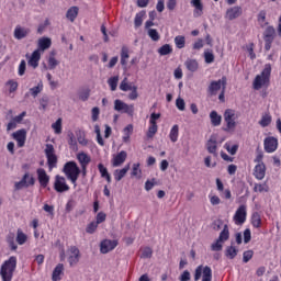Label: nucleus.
Listing matches in <instances>:
<instances>
[{
    "label": "nucleus",
    "instance_id": "nucleus-1",
    "mask_svg": "<svg viewBox=\"0 0 281 281\" xmlns=\"http://www.w3.org/2000/svg\"><path fill=\"white\" fill-rule=\"evenodd\" d=\"M14 271H16V257L12 256L1 265L0 276L2 281H12Z\"/></svg>",
    "mask_w": 281,
    "mask_h": 281
},
{
    "label": "nucleus",
    "instance_id": "nucleus-2",
    "mask_svg": "<svg viewBox=\"0 0 281 281\" xmlns=\"http://www.w3.org/2000/svg\"><path fill=\"white\" fill-rule=\"evenodd\" d=\"M63 172L67 177L68 181H70L76 188L78 186V177H80V167L76 161H68L65 164Z\"/></svg>",
    "mask_w": 281,
    "mask_h": 281
},
{
    "label": "nucleus",
    "instance_id": "nucleus-3",
    "mask_svg": "<svg viewBox=\"0 0 281 281\" xmlns=\"http://www.w3.org/2000/svg\"><path fill=\"white\" fill-rule=\"evenodd\" d=\"M269 78H271V64H267L260 75H257L252 87L256 91H260L262 87L269 85Z\"/></svg>",
    "mask_w": 281,
    "mask_h": 281
},
{
    "label": "nucleus",
    "instance_id": "nucleus-4",
    "mask_svg": "<svg viewBox=\"0 0 281 281\" xmlns=\"http://www.w3.org/2000/svg\"><path fill=\"white\" fill-rule=\"evenodd\" d=\"M240 117V113L233 109H227L224 112V121L226 122L225 131H234L236 128V120Z\"/></svg>",
    "mask_w": 281,
    "mask_h": 281
},
{
    "label": "nucleus",
    "instance_id": "nucleus-5",
    "mask_svg": "<svg viewBox=\"0 0 281 281\" xmlns=\"http://www.w3.org/2000/svg\"><path fill=\"white\" fill-rule=\"evenodd\" d=\"M44 153L46 155L49 170H54V168H56V164H58V156H56V149L54 148V145L46 144Z\"/></svg>",
    "mask_w": 281,
    "mask_h": 281
},
{
    "label": "nucleus",
    "instance_id": "nucleus-6",
    "mask_svg": "<svg viewBox=\"0 0 281 281\" xmlns=\"http://www.w3.org/2000/svg\"><path fill=\"white\" fill-rule=\"evenodd\" d=\"M114 111H117L119 113H126L131 117H133L135 113V105L127 104L124 101L116 99L114 101Z\"/></svg>",
    "mask_w": 281,
    "mask_h": 281
},
{
    "label": "nucleus",
    "instance_id": "nucleus-7",
    "mask_svg": "<svg viewBox=\"0 0 281 281\" xmlns=\"http://www.w3.org/2000/svg\"><path fill=\"white\" fill-rule=\"evenodd\" d=\"M201 276H202V281H212V268H210L209 266H199L195 269V274H194V280L199 281L201 280Z\"/></svg>",
    "mask_w": 281,
    "mask_h": 281
},
{
    "label": "nucleus",
    "instance_id": "nucleus-8",
    "mask_svg": "<svg viewBox=\"0 0 281 281\" xmlns=\"http://www.w3.org/2000/svg\"><path fill=\"white\" fill-rule=\"evenodd\" d=\"M235 225H245L247 221V205L241 204L235 212L233 216Z\"/></svg>",
    "mask_w": 281,
    "mask_h": 281
},
{
    "label": "nucleus",
    "instance_id": "nucleus-9",
    "mask_svg": "<svg viewBox=\"0 0 281 281\" xmlns=\"http://www.w3.org/2000/svg\"><path fill=\"white\" fill-rule=\"evenodd\" d=\"M34 183H36L34 176L30 175V172H25L21 181L14 183V188L15 190H23V188H30V186H34Z\"/></svg>",
    "mask_w": 281,
    "mask_h": 281
},
{
    "label": "nucleus",
    "instance_id": "nucleus-10",
    "mask_svg": "<svg viewBox=\"0 0 281 281\" xmlns=\"http://www.w3.org/2000/svg\"><path fill=\"white\" fill-rule=\"evenodd\" d=\"M226 85H227V78L223 77L217 81H212L207 88V91L210 95H216V93H218L221 89L222 90L225 89Z\"/></svg>",
    "mask_w": 281,
    "mask_h": 281
},
{
    "label": "nucleus",
    "instance_id": "nucleus-11",
    "mask_svg": "<svg viewBox=\"0 0 281 281\" xmlns=\"http://www.w3.org/2000/svg\"><path fill=\"white\" fill-rule=\"evenodd\" d=\"M54 189L56 192H69V184H67V180L63 176H56L54 182Z\"/></svg>",
    "mask_w": 281,
    "mask_h": 281
},
{
    "label": "nucleus",
    "instance_id": "nucleus-12",
    "mask_svg": "<svg viewBox=\"0 0 281 281\" xmlns=\"http://www.w3.org/2000/svg\"><path fill=\"white\" fill-rule=\"evenodd\" d=\"M263 149L266 153H276V150H278V138L273 136L266 137L263 140Z\"/></svg>",
    "mask_w": 281,
    "mask_h": 281
},
{
    "label": "nucleus",
    "instance_id": "nucleus-13",
    "mask_svg": "<svg viewBox=\"0 0 281 281\" xmlns=\"http://www.w3.org/2000/svg\"><path fill=\"white\" fill-rule=\"evenodd\" d=\"M67 254L70 267H74L75 265H78V262H80V250L76 248V246L70 247Z\"/></svg>",
    "mask_w": 281,
    "mask_h": 281
},
{
    "label": "nucleus",
    "instance_id": "nucleus-14",
    "mask_svg": "<svg viewBox=\"0 0 281 281\" xmlns=\"http://www.w3.org/2000/svg\"><path fill=\"white\" fill-rule=\"evenodd\" d=\"M26 58L29 67L36 69L41 63V49H35L31 55L26 54Z\"/></svg>",
    "mask_w": 281,
    "mask_h": 281
},
{
    "label": "nucleus",
    "instance_id": "nucleus-15",
    "mask_svg": "<svg viewBox=\"0 0 281 281\" xmlns=\"http://www.w3.org/2000/svg\"><path fill=\"white\" fill-rule=\"evenodd\" d=\"M117 247V240L105 239L101 241L100 251L101 254H109V251H113Z\"/></svg>",
    "mask_w": 281,
    "mask_h": 281
},
{
    "label": "nucleus",
    "instance_id": "nucleus-16",
    "mask_svg": "<svg viewBox=\"0 0 281 281\" xmlns=\"http://www.w3.org/2000/svg\"><path fill=\"white\" fill-rule=\"evenodd\" d=\"M243 15V8L239 5L232 7L226 10V19L228 21H234L235 19H238V16Z\"/></svg>",
    "mask_w": 281,
    "mask_h": 281
},
{
    "label": "nucleus",
    "instance_id": "nucleus-17",
    "mask_svg": "<svg viewBox=\"0 0 281 281\" xmlns=\"http://www.w3.org/2000/svg\"><path fill=\"white\" fill-rule=\"evenodd\" d=\"M77 159L81 166L82 172H87V166L91 164V156H89L87 153H79L77 154Z\"/></svg>",
    "mask_w": 281,
    "mask_h": 281
},
{
    "label": "nucleus",
    "instance_id": "nucleus-18",
    "mask_svg": "<svg viewBox=\"0 0 281 281\" xmlns=\"http://www.w3.org/2000/svg\"><path fill=\"white\" fill-rule=\"evenodd\" d=\"M266 175H267V165L259 164V165L255 166V168H254L255 179H257L258 181H262V179H265Z\"/></svg>",
    "mask_w": 281,
    "mask_h": 281
},
{
    "label": "nucleus",
    "instance_id": "nucleus-19",
    "mask_svg": "<svg viewBox=\"0 0 281 281\" xmlns=\"http://www.w3.org/2000/svg\"><path fill=\"white\" fill-rule=\"evenodd\" d=\"M30 35V29L23 27L21 25H16L13 32L14 38L16 41H23V38H26Z\"/></svg>",
    "mask_w": 281,
    "mask_h": 281
},
{
    "label": "nucleus",
    "instance_id": "nucleus-20",
    "mask_svg": "<svg viewBox=\"0 0 281 281\" xmlns=\"http://www.w3.org/2000/svg\"><path fill=\"white\" fill-rule=\"evenodd\" d=\"M126 157H128V154L125 150L120 151L112 158V166L113 168H120L124 161H126Z\"/></svg>",
    "mask_w": 281,
    "mask_h": 281
},
{
    "label": "nucleus",
    "instance_id": "nucleus-21",
    "mask_svg": "<svg viewBox=\"0 0 281 281\" xmlns=\"http://www.w3.org/2000/svg\"><path fill=\"white\" fill-rule=\"evenodd\" d=\"M27 137V132L25 130H19L13 133V139L18 143L19 148L25 146V139Z\"/></svg>",
    "mask_w": 281,
    "mask_h": 281
},
{
    "label": "nucleus",
    "instance_id": "nucleus-22",
    "mask_svg": "<svg viewBox=\"0 0 281 281\" xmlns=\"http://www.w3.org/2000/svg\"><path fill=\"white\" fill-rule=\"evenodd\" d=\"M218 143L216 142V137L211 136L210 139L206 142V150L214 157H218V153L216 151L218 148Z\"/></svg>",
    "mask_w": 281,
    "mask_h": 281
},
{
    "label": "nucleus",
    "instance_id": "nucleus-23",
    "mask_svg": "<svg viewBox=\"0 0 281 281\" xmlns=\"http://www.w3.org/2000/svg\"><path fill=\"white\" fill-rule=\"evenodd\" d=\"M36 172L42 188H47V186H49V176L47 175V171H45L43 168H38Z\"/></svg>",
    "mask_w": 281,
    "mask_h": 281
},
{
    "label": "nucleus",
    "instance_id": "nucleus-24",
    "mask_svg": "<svg viewBox=\"0 0 281 281\" xmlns=\"http://www.w3.org/2000/svg\"><path fill=\"white\" fill-rule=\"evenodd\" d=\"M63 276H65V266L63 263H58L53 270L52 280L60 281L63 280Z\"/></svg>",
    "mask_w": 281,
    "mask_h": 281
},
{
    "label": "nucleus",
    "instance_id": "nucleus-25",
    "mask_svg": "<svg viewBox=\"0 0 281 281\" xmlns=\"http://www.w3.org/2000/svg\"><path fill=\"white\" fill-rule=\"evenodd\" d=\"M37 49H40V54L41 52H45L47 49H49V47H52V38L49 37H41L37 41Z\"/></svg>",
    "mask_w": 281,
    "mask_h": 281
},
{
    "label": "nucleus",
    "instance_id": "nucleus-26",
    "mask_svg": "<svg viewBox=\"0 0 281 281\" xmlns=\"http://www.w3.org/2000/svg\"><path fill=\"white\" fill-rule=\"evenodd\" d=\"M131 170V166L126 165L123 169H116L114 170V179L115 181H122L125 177L126 173Z\"/></svg>",
    "mask_w": 281,
    "mask_h": 281
},
{
    "label": "nucleus",
    "instance_id": "nucleus-27",
    "mask_svg": "<svg viewBox=\"0 0 281 281\" xmlns=\"http://www.w3.org/2000/svg\"><path fill=\"white\" fill-rule=\"evenodd\" d=\"M191 4L195 8L193 15L195 18L203 16V3H201V0H191Z\"/></svg>",
    "mask_w": 281,
    "mask_h": 281
},
{
    "label": "nucleus",
    "instance_id": "nucleus-28",
    "mask_svg": "<svg viewBox=\"0 0 281 281\" xmlns=\"http://www.w3.org/2000/svg\"><path fill=\"white\" fill-rule=\"evenodd\" d=\"M184 67H187L188 71H191V74H194V71L199 70V61L196 59H187L184 61Z\"/></svg>",
    "mask_w": 281,
    "mask_h": 281
},
{
    "label": "nucleus",
    "instance_id": "nucleus-29",
    "mask_svg": "<svg viewBox=\"0 0 281 281\" xmlns=\"http://www.w3.org/2000/svg\"><path fill=\"white\" fill-rule=\"evenodd\" d=\"M133 135V124H128L125 128H123V142L124 144H128L131 142V136Z\"/></svg>",
    "mask_w": 281,
    "mask_h": 281
},
{
    "label": "nucleus",
    "instance_id": "nucleus-30",
    "mask_svg": "<svg viewBox=\"0 0 281 281\" xmlns=\"http://www.w3.org/2000/svg\"><path fill=\"white\" fill-rule=\"evenodd\" d=\"M210 120L213 126H221V122H223V116L218 115L217 111H212L210 113Z\"/></svg>",
    "mask_w": 281,
    "mask_h": 281
},
{
    "label": "nucleus",
    "instance_id": "nucleus-31",
    "mask_svg": "<svg viewBox=\"0 0 281 281\" xmlns=\"http://www.w3.org/2000/svg\"><path fill=\"white\" fill-rule=\"evenodd\" d=\"M169 139L172 144L179 140V125H173L169 132Z\"/></svg>",
    "mask_w": 281,
    "mask_h": 281
},
{
    "label": "nucleus",
    "instance_id": "nucleus-32",
    "mask_svg": "<svg viewBox=\"0 0 281 281\" xmlns=\"http://www.w3.org/2000/svg\"><path fill=\"white\" fill-rule=\"evenodd\" d=\"M251 225H252V227H256L257 229L261 227L262 217L260 216V213H258V212L252 213Z\"/></svg>",
    "mask_w": 281,
    "mask_h": 281
},
{
    "label": "nucleus",
    "instance_id": "nucleus-33",
    "mask_svg": "<svg viewBox=\"0 0 281 281\" xmlns=\"http://www.w3.org/2000/svg\"><path fill=\"white\" fill-rule=\"evenodd\" d=\"M77 16H78V7H71L70 9H68L66 13V18L68 19V21H71V23H74Z\"/></svg>",
    "mask_w": 281,
    "mask_h": 281
},
{
    "label": "nucleus",
    "instance_id": "nucleus-34",
    "mask_svg": "<svg viewBox=\"0 0 281 281\" xmlns=\"http://www.w3.org/2000/svg\"><path fill=\"white\" fill-rule=\"evenodd\" d=\"M76 136H77V142H78V144H80V146L89 145V140L87 139L85 132L78 131V132H76Z\"/></svg>",
    "mask_w": 281,
    "mask_h": 281
},
{
    "label": "nucleus",
    "instance_id": "nucleus-35",
    "mask_svg": "<svg viewBox=\"0 0 281 281\" xmlns=\"http://www.w3.org/2000/svg\"><path fill=\"white\" fill-rule=\"evenodd\" d=\"M43 81H40L38 83H37V86H35V87H33V88H31L29 91H30V93H31V95L33 97V98H37L38 97V93H42L43 92Z\"/></svg>",
    "mask_w": 281,
    "mask_h": 281
},
{
    "label": "nucleus",
    "instance_id": "nucleus-36",
    "mask_svg": "<svg viewBox=\"0 0 281 281\" xmlns=\"http://www.w3.org/2000/svg\"><path fill=\"white\" fill-rule=\"evenodd\" d=\"M15 240L18 245H25L27 243V235L23 231L18 229Z\"/></svg>",
    "mask_w": 281,
    "mask_h": 281
},
{
    "label": "nucleus",
    "instance_id": "nucleus-37",
    "mask_svg": "<svg viewBox=\"0 0 281 281\" xmlns=\"http://www.w3.org/2000/svg\"><path fill=\"white\" fill-rule=\"evenodd\" d=\"M254 192H269V184L267 182L263 183H255L252 188Z\"/></svg>",
    "mask_w": 281,
    "mask_h": 281
},
{
    "label": "nucleus",
    "instance_id": "nucleus-38",
    "mask_svg": "<svg viewBox=\"0 0 281 281\" xmlns=\"http://www.w3.org/2000/svg\"><path fill=\"white\" fill-rule=\"evenodd\" d=\"M217 239L222 243H225L226 240H229V227L227 225H224V228L220 233V236H218Z\"/></svg>",
    "mask_w": 281,
    "mask_h": 281
},
{
    "label": "nucleus",
    "instance_id": "nucleus-39",
    "mask_svg": "<svg viewBox=\"0 0 281 281\" xmlns=\"http://www.w3.org/2000/svg\"><path fill=\"white\" fill-rule=\"evenodd\" d=\"M128 58H130L128 48L123 47L121 49V65L123 67H126V65L128 64Z\"/></svg>",
    "mask_w": 281,
    "mask_h": 281
},
{
    "label": "nucleus",
    "instance_id": "nucleus-40",
    "mask_svg": "<svg viewBox=\"0 0 281 281\" xmlns=\"http://www.w3.org/2000/svg\"><path fill=\"white\" fill-rule=\"evenodd\" d=\"M144 16H146V12H144V11L136 13L135 19H134L135 27H142V23H144Z\"/></svg>",
    "mask_w": 281,
    "mask_h": 281
},
{
    "label": "nucleus",
    "instance_id": "nucleus-41",
    "mask_svg": "<svg viewBox=\"0 0 281 281\" xmlns=\"http://www.w3.org/2000/svg\"><path fill=\"white\" fill-rule=\"evenodd\" d=\"M133 83H130L128 82V78L127 77H125L122 81H121V83H120V90L121 91H132L133 90Z\"/></svg>",
    "mask_w": 281,
    "mask_h": 281
},
{
    "label": "nucleus",
    "instance_id": "nucleus-42",
    "mask_svg": "<svg viewBox=\"0 0 281 281\" xmlns=\"http://www.w3.org/2000/svg\"><path fill=\"white\" fill-rule=\"evenodd\" d=\"M117 82H120V76H114L108 79V85L111 89V91L117 90Z\"/></svg>",
    "mask_w": 281,
    "mask_h": 281
},
{
    "label": "nucleus",
    "instance_id": "nucleus-43",
    "mask_svg": "<svg viewBox=\"0 0 281 281\" xmlns=\"http://www.w3.org/2000/svg\"><path fill=\"white\" fill-rule=\"evenodd\" d=\"M175 45L178 49H183L186 47V36L183 35H178L175 37Z\"/></svg>",
    "mask_w": 281,
    "mask_h": 281
},
{
    "label": "nucleus",
    "instance_id": "nucleus-44",
    "mask_svg": "<svg viewBox=\"0 0 281 281\" xmlns=\"http://www.w3.org/2000/svg\"><path fill=\"white\" fill-rule=\"evenodd\" d=\"M172 52V46L170 44H165L160 48H158V54L160 56H168Z\"/></svg>",
    "mask_w": 281,
    "mask_h": 281
},
{
    "label": "nucleus",
    "instance_id": "nucleus-45",
    "mask_svg": "<svg viewBox=\"0 0 281 281\" xmlns=\"http://www.w3.org/2000/svg\"><path fill=\"white\" fill-rule=\"evenodd\" d=\"M52 128L55 131L56 135H60V133H63V119H58L53 123Z\"/></svg>",
    "mask_w": 281,
    "mask_h": 281
},
{
    "label": "nucleus",
    "instance_id": "nucleus-46",
    "mask_svg": "<svg viewBox=\"0 0 281 281\" xmlns=\"http://www.w3.org/2000/svg\"><path fill=\"white\" fill-rule=\"evenodd\" d=\"M235 256H238V249H236L234 246L227 247L226 257L229 258V260H234Z\"/></svg>",
    "mask_w": 281,
    "mask_h": 281
},
{
    "label": "nucleus",
    "instance_id": "nucleus-47",
    "mask_svg": "<svg viewBox=\"0 0 281 281\" xmlns=\"http://www.w3.org/2000/svg\"><path fill=\"white\" fill-rule=\"evenodd\" d=\"M132 177H137V179H142V169L139 168V162L133 165Z\"/></svg>",
    "mask_w": 281,
    "mask_h": 281
},
{
    "label": "nucleus",
    "instance_id": "nucleus-48",
    "mask_svg": "<svg viewBox=\"0 0 281 281\" xmlns=\"http://www.w3.org/2000/svg\"><path fill=\"white\" fill-rule=\"evenodd\" d=\"M94 133L97 135V142L99 146H104V139L102 138V134L100 132V125H94Z\"/></svg>",
    "mask_w": 281,
    "mask_h": 281
},
{
    "label": "nucleus",
    "instance_id": "nucleus-49",
    "mask_svg": "<svg viewBox=\"0 0 281 281\" xmlns=\"http://www.w3.org/2000/svg\"><path fill=\"white\" fill-rule=\"evenodd\" d=\"M260 126H262V128H267V126H269V124H271V115L269 114H265L261 120L259 121Z\"/></svg>",
    "mask_w": 281,
    "mask_h": 281
},
{
    "label": "nucleus",
    "instance_id": "nucleus-50",
    "mask_svg": "<svg viewBox=\"0 0 281 281\" xmlns=\"http://www.w3.org/2000/svg\"><path fill=\"white\" fill-rule=\"evenodd\" d=\"M78 95L79 100H81L82 102H87V100H89V97L91 95V91L89 89H85L79 91Z\"/></svg>",
    "mask_w": 281,
    "mask_h": 281
},
{
    "label": "nucleus",
    "instance_id": "nucleus-51",
    "mask_svg": "<svg viewBox=\"0 0 281 281\" xmlns=\"http://www.w3.org/2000/svg\"><path fill=\"white\" fill-rule=\"evenodd\" d=\"M157 131H158L157 124L150 123V126L148 127V132H147V137L149 139L155 137V135L157 134Z\"/></svg>",
    "mask_w": 281,
    "mask_h": 281
},
{
    "label": "nucleus",
    "instance_id": "nucleus-52",
    "mask_svg": "<svg viewBox=\"0 0 281 281\" xmlns=\"http://www.w3.org/2000/svg\"><path fill=\"white\" fill-rule=\"evenodd\" d=\"M224 148L227 150V153H229V155H236V153H238V145L225 143Z\"/></svg>",
    "mask_w": 281,
    "mask_h": 281
},
{
    "label": "nucleus",
    "instance_id": "nucleus-53",
    "mask_svg": "<svg viewBox=\"0 0 281 281\" xmlns=\"http://www.w3.org/2000/svg\"><path fill=\"white\" fill-rule=\"evenodd\" d=\"M147 34L149 36V38H151V41H159L160 36H159V32H157V30L155 29H148Z\"/></svg>",
    "mask_w": 281,
    "mask_h": 281
},
{
    "label": "nucleus",
    "instance_id": "nucleus-54",
    "mask_svg": "<svg viewBox=\"0 0 281 281\" xmlns=\"http://www.w3.org/2000/svg\"><path fill=\"white\" fill-rule=\"evenodd\" d=\"M204 60L206 65H212V63H214V54L212 53V50L204 52Z\"/></svg>",
    "mask_w": 281,
    "mask_h": 281
},
{
    "label": "nucleus",
    "instance_id": "nucleus-55",
    "mask_svg": "<svg viewBox=\"0 0 281 281\" xmlns=\"http://www.w3.org/2000/svg\"><path fill=\"white\" fill-rule=\"evenodd\" d=\"M211 249L212 251H221L223 249V241H221V239H216V241L211 245Z\"/></svg>",
    "mask_w": 281,
    "mask_h": 281
},
{
    "label": "nucleus",
    "instance_id": "nucleus-56",
    "mask_svg": "<svg viewBox=\"0 0 281 281\" xmlns=\"http://www.w3.org/2000/svg\"><path fill=\"white\" fill-rule=\"evenodd\" d=\"M91 117H92V122H98V120L100 119V108L98 106L92 108Z\"/></svg>",
    "mask_w": 281,
    "mask_h": 281
},
{
    "label": "nucleus",
    "instance_id": "nucleus-57",
    "mask_svg": "<svg viewBox=\"0 0 281 281\" xmlns=\"http://www.w3.org/2000/svg\"><path fill=\"white\" fill-rule=\"evenodd\" d=\"M98 223L95 222H91L90 224H88L86 232L87 234H95V229H98Z\"/></svg>",
    "mask_w": 281,
    "mask_h": 281
},
{
    "label": "nucleus",
    "instance_id": "nucleus-58",
    "mask_svg": "<svg viewBox=\"0 0 281 281\" xmlns=\"http://www.w3.org/2000/svg\"><path fill=\"white\" fill-rule=\"evenodd\" d=\"M26 67H27V64L25 63V59H22L20 65H19V68H18L19 76H25Z\"/></svg>",
    "mask_w": 281,
    "mask_h": 281
},
{
    "label": "nucleus",
    "instance_id": "nucleus-59",
    "mask_svg": "<svg viewBox=\"0 0 281 281\" xmlns=\"http://www.w3.org/2000/svg\"><path fill=\"white\" fill-rule=\"evenodd\" d=\"M251 258H254V251L252 250H247L244 251L243 254V262H249V260H251Z\"/></svg>",
    "mask_w": 281,
    "mask_h": 281
},
{
    "label": "nucleus",
    "instance_id": "nucleus-60",
    "mask_svg": "<svg viewBox=\"0 0 281 281\" xmlns=\"http://www.w3.org/2000/svg\"><path fill=\"white\" fill-rule=\"evenodd\" d=\"M176 106L179 111H186V101L182 98L176 100Z\"/></svg>",
    "mask_w": 281,
    "mask_h": 281
},
{
    "label": "nucleus",
    "instance_id": "nucleus-61",
    "mask_svg": "<svg viewBox=\"0 0 281 281\" xmlns=\"http://www.w3.org/2000/svg\"><path fill=\"white\" fill-rule=\"evenodd\" d=\"M139 98V93H137V86H133V89L128 93V99L130 100H137Z\"/></svg>",
    "mask_w": 281,
    "mask_h": 281
},
{
    "label": "nucleus",
    "instance_id": "nucleus-62",
    "mask_svg": "<svg viewBox=\"0 0 281 281\" xmlns=\"http://www.w3.org/2000/svg\"><path fill=\"white\" fill-rule=\"evenodd\" d=\"M211 205H221V198L218 195H209Z\"/></svg>",
    "mask_w": 281,
    "mask_h": 281
},
{
    "label": "nucleus",
    "instance_id": "nucleus-63",
    "mask_svg": "<svg viewBox=\"0 0 281 281\" xmlns=\"http://www.w3.org/2000/svg\"><path fill=\"white\" fill-rule=\"evenodd\" d=\"M142 258H151L153 257V249L150 247H146L143 249Z\"/></svg>",
    "mask_w": 281,
    "mask_h": 281
},
{
    "label": "nucleus",
    "instance_id": "nucleus-64",
    "mask_svg": "<svg viewBox=\"0 0 281 281\" xmlns=\"http://www.w3.org/2000/svg\"><path fill=\"white\" fill-rule=\"evenodd\" d=\"M59 63L54 58V56H50L48 58V68L54 69L55 67H58Z\"/></svg>",
    "mask_w": 281,
    "mask_h": 281
}]
</instances>
